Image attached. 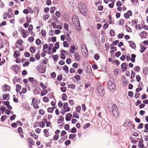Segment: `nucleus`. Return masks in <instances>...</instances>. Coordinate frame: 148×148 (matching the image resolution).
I'll return each instance as SVG.
<instances>
[{"instance_id":"obj_24","label":"nucleus","mask_w":148,"mask_h":148,"mask_svg":"<svg viewBox=\"0 0 148 148\" xmlns=\"http://www.w3.org/2000/svg\"><path fill=\"white\" fill-rule=\"evenodd\" d=\"M131 1L134 5H136L138 4V0H131Z\"/></svg>"},{"instance_id":"obj_62","label":"nucleus","mask_w":148,"mask_h":148,"mask_svg":"<svg viewBox=\"0 0 148 148\" xmlns=\"http://www.w3.org/2000/svg\"><path fill=\"white\" fill-rule=\"evenodd\" d=\"M53 58L54 60L55 61L57 60L58 59V55H55L53 56Z\"/></svg>"},{"instance_id":"obj_13","label":"nucleus","mask_w":148,"mask_h":148,"mask_svg":"<svg viewBox=\"0 0 148 148\" xmlns=\"http://www.w3.org/2000/svg\"><path fill=\"white\" fill-rule=\"evenodd\" d=\"M4 88L3 90L4 91H9L10 89V87L9 86L7 85H4Z\"/></svg>"},{"instance_id":"obj_46","label":"nucleus","mask_w":148,"mask_h":148,"mask_svg":"<svg viewBox=\"0 0 148 148\" xmlns=\"http://www.w3.org/2000/svg\"><path fill=\"white\" fill-rule=\"evenodd\" d=\"M125 27L126 31L127 32H132L131 29L130 27H129L127 25H126Z\"/></svg>"},{"instance_id":"obj_54","label":"nucleus","mask_w":148,"mask_h":148,"mask_svg":"<svg viewBox=\"0 0 148 148\" xmlns=\"http://www.w3.org/2000/svg\"><path fill=\"white\" fill-rule=\"evenodd\" d=\"M6 116L5 115H3L1 118V120L2 122L4 121L6 119Z\"/></svg>"},{"instance_id":"obj_41","label":"nucleus","mask_w":148,"mask_h":148,"mask_svg":"<svg viewBox=\"0 0 148 148\" xmlns=\"http://www.w3.org/2000/svg\"><path fill=\"white\" fill-rule=\"evenodd\" d=\"M59 137V136L58 135L55 134L53 137V139L55 140H57Z\"/></svg>"},{"instance_id":"obj_22","label":"nucleus","mask_w":148,"mask_h":148,"mask_svg":"<svg viewBox=\"0 0 148 148\" xmlns=\"http://www.w3.org/2000/svg\"><path fill=\"white\" fill-rule=\"evenodd\" d=\"M60 118L58 120V122L59 123H62L64 121V118L62 116H59Z\"/></svg>"},{"instance_id":"obj_40","label":"nucleus","mask_w":148,"mask_h":148,"mask_svg":"<svg viewBox=\"0 0 148 148\" xmlns=\"http://www.w3.org/2000/svg\"><path fill=\"white\" fill-rule=\"evenodd\" d=\"M90 125V124L89 123L86 124L83 127V128L84 129H86Z\"/></svg>"},{"instance_id":"obj_28","label":"nucleus","mask_w":148,"mask_h":148,"mask_svg":"<svg viewBox=\"0 0 148 148\" xmlns=\"http://www.w3.org/2000/svg\"><path fill=\"white\" fill-rule=\"evenodd\" d=\"M38 125L40 127H43L45 126V124L43 121H40Z\"/></svg>"},{"instance_id":"obj_11","label":"nucleus","mask_w":148,"mask_h":148,"mask_svg":"<svg viewBox=\"0 0 148 148\" xmlns=\"http://www.w3.org/2000/svg\"><path fill=\"white\" fill-rule=\"evenodd\" d=\"M127 66V65L126 63H123L121 65V67L122 69V71H125Z\"/></svg>"},{"instance_id":"obj_26","label":"nucleus","mask_w":148,"mask_h":148,"mask_svg":"<svg viewBox=\"0 0 148 148\" xmlns=\"http://www.w3.org/2000/svg\"><path fill=\"white\" fill-rule=\"evenodd\" d=\"M68 87L73 89L75 88V86L74 84H70L68 86Z\"/></svg>"},{"instance_id":"obj_49","label":"nucleus","mask_w":148,"mask_h":148,"mask_svg":"<svg viewBox=\"0 0 148 148\" xmlns=\"http://www.w3.org/2000/svg\"><path fill=\"white\" fill-rule=\"evenodd\" d=\"M56 10V7H51L50 9V12L51 13H53Z\"/></svg>"},{"instance_id":"obj_39","label":"nucleus","mask_w":148,"mask_h":148,"mask_svg":"<svg viewBox=\"0 0 148 148\" xmlns=\"http://www.w3.org/2000/svg\"><path fill=\"white\" fill-rule=\"evenodd\" d=\"M41 32L42 36L45 37L46 36V33L45 30H42Z\"/></svg>"},{"instance_id":"obj_19","label":"nucleus","mask_w":148,"mask_h":148,"mask_svg":"<svg viewBox=\"0 0 148 148\" xmlns=\"http://www.w3.org/2000/svg\"><path fill=\"white\" fill-rule=\"evenodd\" d=\"M76 111L78 113H79L81 110V107L80 106H78L76 108Z\"/></svg>"},{"instance_id":"obj_56","label":"nucleus","mask_w":148,"mask_h":148,"mask_svg":"<svg viewBox=\"0 0 148 148\" xmlns=\"http://www.w3.org/2000/svg\"><path fill=\"white\" fill-rule=\"evenodd\" d=\"M71 143V141L70 140H66L65 142V144L66 145H69Z\"/></svg>"},{"instance_id":"obj_18","label":"nucleus","mask_w":148,"mask_h":148,"mask_svg":"<svg viewBox=\"0 0 148 148\" xmlns=\"http://www.w3.org/2000/svg\"><path fill=\"white\" fill-rule=\"evenodd\" d=\"M146 36V34L145 32H141L140 36L142 38H145Z\"/></svg>"},{"instance_id":"obj_10","label":"nucleus","mask_w":148,"mask_h":148,"mask_svg":"<svg viewBox=\"0 0 148 148\" xmlns=\"http://www.w3.org/2000/svg\"><path fill=\"white\" fill-rule=\"evenodd\" d=\"M128 42L130 46L133 49H135L136 47V45L135 43L132 41H129Z\"/></svg>"},{"instance_id":"obj_8","label":"nucleus","mask_w":148,"mask_h":148,"mask_svg":"<svg viewBox=\"0 0 148 148\" xmlns=\"http://www.w3.org/2000/svg\"><path fill=\"white\" fill-rule=\"evenodd\" d=\"M37 69L40 73H44L45 71L46 68L44 66H40L37 67Z\"/></svg>"},{"instance_id":"obj_3","label":"nucleus","mask_w":148,"mask_h":148,"mask_svg":"<svg viewBox=\"0 0 148 148\" xmlns=\"http://www.w3.org/2000/svg\"><path fill=\"white\" fill-rule=\"evenodd\" d=\"M112 112L114 117L115 118H118L120 114L116 106L114 104L112 106Z\"/></svg>"},{"instance_id":"obj_31","label":"nucleus","mask_w":148,"mask_h":148,"mask_svg":"<svg viewBox=\"0 0 148 148\" xmlns=\"http://www.w3.org/2000/svg\"><path fill=\"white\" fill-rule=\"evenodd\" d=\"M8 13L7 12H4L3 15V18L4 19H6L7 17L8 16Z\"/></svg>"},{"instance_id":"obj_58","label":"nucleus","mask_w":148,"mask_h":148,"mask_svg":"<svg viewBox=\"0 0 148 148\" xmlns=\"http://www.w3.org/2000/svg\"><path fill=\"white\" fill-rule=\"evenodd\" d=\"M74 78L75 79L78 80H80L81 79V77L80 75H77L74 76Z\"/></svg>"},{"instance_id":"obj_61","label":"nucleus","mask_w":148,"mask_h":148,"mask_svg":"<svg viewBox=\"0 0 148 148\" xmlns=\"http://www.w3.org/2000/svg\"><path fill=\"white\" fill-rule=\"evenodd\" d=\"M69 127L70 126L69 124H66L64 126V129L66 130H69Z\"/></svg>"},{"instance_id":"obj_20","label":"nucleus","mask_w":148,"mask_h":148,"mask_svg":"<svg viewBox=\"0 0 148 148\" xmlns=\"http://www.w3.org/2000/svg\"><path fill=\"white\" fill-rule=\"evenodd\" d=\"M47 92L48 91L47 90H42L41 92V95L42 96H44L46 95Z\"/></svg>"},{"instance_id":"obj_36","label":"nucleus","mask_w":148,"mask_h":148,"mask_svg":"<svg viewBox=\"0 0 148 148\" xmlns=\"http://www.w3.org/2000/svg\"><path fill=\"white\" fill-rule=\"evenodd\" d=\"M62 100L64 101L66 100L67 97L66 94H62Z\"/></svg>"},{"instance_id":"obj_59","label":"nucleus","mask_w":148,"mask_h":148,"mask_svg":"<svg viewBox=\"0 0 148 148\" xmlns=\"http://www.w3.org/2000/svg\"><path fill=\"white\" fill-rule=\"evenodd\" d=\"M60 56L62 59L63 60L65 59L66 57L63 53H61L60 54Z\"/></svg>"},{"instance_id":"obj_48","label":"nucleus","mask_w":148,"mask_h":148,"mask_svg":"<svg viewBox=\"0 0 148 148\" xmlns=\"http://www.w3.org/2000/svg\"><path fill=\"white\" fill-rule=\"evenodd\" d=\"M136 81L137 82H140L141 80V78L139 75H137L136 76Z\"/></svg>"},{"instance_id":"obj_55","label":"nucleus","mask_w":148,"mask_h":148,"mask_svg":"<svg viewBox=\"0 0 148 148\" xmlns=\"http://www.w3.org/2000/svg\"><path fill=\"white\" fill-rule=\"evenodd\" d=\"M128 96L130 97H132L133 96V93L131 91H129L128 93Z\"/></svg>"},{"instance_id":"obj_63","label":"nucleus","mask_w":148,"mask_h":148,"mask_svg":"<svg viewBox=\"0 0 148 148\" xmlns=\"http://www.w3.org/2000/svg\"><path fill=\"white\" fill-rule=\"evenodd\" d=\"M30 51L32 53H34L35 51V49L34 47H31L30 48Z\"/></svg>"},{"instance_id":"obj_37","label":"nucleus","mask_w":148,"mask_h":148,"mask_svg":"<svg viewBox=\"0 0 148 148\" xmlns=\"http://www.w3.org/2000/svg\"><path fill=\"white\" fill-rule=\"evenodd\" d=\"M40 85L42 89H45L47 88V86L44 85L43 84L42 82L40 83Z\"/></svg>"},{"instance_id":"obj_12","label":"nucleus","mask_w":148,"mask_h":148,"mask_svg":"<svg viewBox=\"0 0 148 148\" xmlns=\"http://www.w3.org/2000/svg\"><path fill=\"white\" fill-rule=\"evenodd\" d=\"M20 52L18 51H14V57L15 58H17L20 56Z\"/></svg>"},{"instance_id":"obj_4","label":"nucleus","mask_w":148,"mask_h":148,"mask_svg":"<svg viewBox=\"0 0 148 148\" xmlns=\"http://www.w3.org/2000/svg\"><path fill=\"white\" fill-rule=\"evenodd\" d=\"M97 92L99 95L103 96L105 92L103 87L99 85L97 86Z\"/></svg>"},{"instance_id":"obj_57","label":"nucleus","mask_w":148,"mask_h":148,"mask_svg":"<svg viewBox=\"0 0 148 148\" xmlns=\"http://www.w3.org/2000/svg\"><path fill=\"white\" fill-rule=\"evenodd\" d=\"M43 100L44 102H48L49 101V99L47 97H45L43 98Z\"/></svg>"},{"instance_id":"obj_53","label":"nucleus","mask_w":148,"mask_h":148,"mask_svg":"<svg viewBox=\"0 0 148 148\" xmlns=\"http://www.w3.org/2000/svg\"><path fill=\"white\" fill-rule=\"evenodd\" d=\"M134 70L135 71H139L140 70V67L139 66H136L134 68Z\"/></svg>"},{"instance_id":"obj_25","label":"nucleus","mask_w":148,"mask_h":148,"mask_svg":"<svg viewBox=\"0 0 148 148\" xmlns=\"http://www.w3.org/2000/svg\"><path fill=\"white\" fill-rule=\"evenodd\" d=\"M66 39L69 42H70L71 41V38L69 36V34L66 35Z\"/></svg>"},{"instance_id":"obj_50","label":"nucleus","mask_w":148,"mask_h":148,"mask_svg":"<svg viewBox=\"0 0 148 148\" xmlns=\"http://www.w3.org/2000/svg\"><path fill=\"white\" fill-rule=\"evenodd\" d=\"M138 22V21L137 20H133L132 21V23L133 25H136Z\"/></svg>"},{"instance_id":"obj_47","label":"nucleus","mask_w":148,"mask_h":148,"mask_svg":"<svg viewBox=\"0 0 148 148\" xmlns=\"http://www.w3.org/2000/svg\"><path fill=\"white\" fill-rule=\"evenodd\" d=\"M47 110V111L49 113H52L53 111V108L51 107L48 108Z\"/></svg>"},{"instance_id":"obj_15","label":"nucleus","mask_w":148,"mask_h":148,"mask_svg":"<svg viewBox=\"0 0 148 148\" xmlns=\"http://www.w3.org/2000/svg\"><path fill=\"white\" fill-rule=\"evenodd\" d=\"M20 80H21L20 78H18L17 79V77H15L13 81V84L15 85L16 82H19Z\"/></svg>"},{"instance_id":"obj_45","label":"nucleus","mask_w":148,"mask_h":148,"mask_svg":"<svg viewBox=\"0 0 148 148\" xmlns=\"http://www.w3.org/2000/svg\"><path fill=\"white\" fill-rule=\"evenodd\" d=\"M64 26L65 30L66 31H68L69 30L68 25L66 23H65L64 24Z\"/></svg>"},{"instance_id":"obj_35","label":"nucleus","mask_w":148,"mask_h":148,"mask_svg":"<svg viewBox=\"0 0 148 148\" xmlns=\"http://www.w3.org/2000/svg\"><path fill=\"white\" fill-rule=\"evenodd\" d=\"M73 116L74 117L77 119H79V115L76 112H73Z\"/></svg>"},{"instance_id":"obj_34","label":"nucleus","mask_w":148,"mask_h":148,"mask_svg":"<svg viewBox=\"0 0 148 148\" xmlns=\"http://www.w3.org/2000/svg\"><path fill=\"white\" fill-rule=\"evenodd\" d=\"M35 57L37 60H38L40 59V53L39 52L37 53L35 56Z\"/></svg>"},{"instance_id":"obj_9","label":"nucleus","mask_w":148,"mask_h":148,"mask_svg":"<svg viewBox=\"0 0 148 148\" xmlns=\"http://www.w3.org/2000/svg\"><path fill=\"white\" fill-rule=\"evenodd\" d=\"M74 57L76 60L77 61H79L80 60V56L79 55V53L77 52H75L74 53Z\"/></svg>"},{"instance_id":"obj_32","label":"nucleus","mask_w":148,"mask_h":148,"mask_svg":"<svg viewBox=\"0 0 148 148\" xmlns=\"http://www.w3.org/2000/svg\"><path fill=\"white\" fill-rule=\"evenodd\" d=\"M110 34L111 36L112 37H113L115 36L114 32L112 29L110 30Z\"/></svg>"},{"instance_id":"obj_14","label":"nucleus","mask_w":148,"mask_h":148,"mask_svg":"<svg viewBox=\"0 0 148 148\" xmlns=\"http://www.w3.org/2000/svg\"><path fill=\"white\" fill-rule=\"evenodd\" d=\"M132 58H130V60H131L132 62H134L135 61V58L136 57V55L134 54H132L131 55Z\"/></svg>"},{"instance_id":"obj_16","label":"nucleus","mask_w":148,"mask_h":148,"mask_svg":"<svg viewBox=\"0 0 148 148\" xmlns=\"http://www.w3.org/2000/svg\"><path fill=\"white\" fill-rule=\"evenodd\" d=\"M75 50V46H72L70 48V52L72 53H73Z\"/></svg>"},{"instance_id":"obj_17","label":"nucleus","mask_w":148,"mask_h":148,"mask_svg":"<svg viewBox=\"0 0 148 148\" xmlns=\"http://www.w3.org/2000/svg\"><path fill=\"white\" fill-rule=\"evenodd\" d=\"M27 141L29 143L32 145H33L35 143L33 141V139L30 138H28L27 139Z\"/></svg>"},{"instance_id":"obj_43","label":"nucleus","mask_w":148,"mask_h":148,"mask_svg":"<svg viewBox=\"0 0 148 148\" xmlns=\"http://www.w3.org/2000/svg\"><path fill=\"white\" fill-rule=\"evenodd\" d=\"M141 49L140 50V51L141 53H143L144 51L146 49V48L143 46H140Z\"/></svg>"},{"instance_id":"obj_44","label":"nucleus","mask_w":148,"mask_h":148,"mask_svg":"<svg viewBox=\"0 0 148 148\" xmlns=\"http://www.w3.org/2000/svg\"><path fill=\"white\" fill-rule=\"evenodd\" d=\"M23 33L22 35L23 38H26L28 36V34L27 32L24 31L23 32Z\"/></svg>"},{"instance_id":"obj_51","label":"nucleus","mask_w":148,"mask_h":148,"mask_svg":"<svg viewBox=\"0 0 148 148\" xmlns=\"http://www.w3.org/2000/svg\"><path fill=\"white\" fill-rule=\"evenodd\" d=\"M6 110V109L5 108V107L4 106H1L0 107V110H1V111L3 112H4Z\"/></svg>"},{"instance_id":"obj_42","label":"nucleus","mask_w":148,"mask_h":148,"mask_svg":"<svg viewBox=\"0 0 148 148\" xmlns=\"http://www.w3.org/2000/svg\"><path fill=\"white\" fill-rule=\"evenodd\" d=\"M135 73L133 71H131V78L132 79H133L135 77Z\"/></svg>"},{"instance_id":"obj_21","label":"nucleus","mask_w":148,"mask_h":148,"mask_svg":"<svg viewBox=\"0 0 148 148\" xmlns=\"http://www.w3.org/2000/svg\"><path fill=\"white\" fill-rule=\"evenodd\" d=\"M62 69L64 71H65L66 73H67L69 72V68L68 67H67L66 65H65L64 66L63 68Z\"/></svg>"},{"instance_id":"obj_6","label":"nucleus","mask_w":148,"mask_h":148,"mask_svg":"<svg viewBox=\"0 0 148 148\" xmlns=\"http://www.w3.org/2000/svg\"><path fill=\"white\" fill-rule=\"evenodd\" d=\"M81 51L84 56H86L88 55V52L87 47L85 45H82Z\"/></svg>"},{"instance_id":"obj_52","label":"nucleus","mask_w":148,"mask_h":148,"mask_svg":"<svg viewBox=\"0 0 148 148\" xmlns=\"http://www.w3.org/2000/svg\"><path fill=\"white\" fill-rule=\"evenodd\" d=\"M63 46L64 47H69V44L66 41L63 42Z\"/></svg>"},{"instance_id":"obj_1","label":"nucleus","mask_w":148,"mask_h":148,"mask_svg":"<svg viewBox=\"0 0 148 148\" xmlns=\"http://www.w3.org/2000/svg\"><path fill=\"white\" fill-rule=\"evenodd\" d=\"M72 22L74 26L75 27L76 30L79 31L81 29V27L80 26V22L77 17L74 15L72 17Z\"/></svg>"},{"instance_id":"obj_64","label":"nucleus","mask_w":148,"mask_h":148,"mask_svg":"<svg viewBox=\"0 0 148 148\" xmlns=\"http://www.w3.org/2000/svg\"><path fill=\"white\" fill-rule=\"evenodd\" d=\"M143 73L145 75H147L148 73V71L147 68H145L143 71Z\"/></svg>"},{"instance_id":"obj_2","label":"nucleus","mask_w":148,"mask_h":148,"mask_svg":"<svg viewBox=\"0 0 148 148\" xmlns=\"http://www.w3.org/2000/svg\"><path fill=\"white\" fill-rule=\"evenodd\" d=\"M78 6L81 14L84 16H86L87 14V10L85 4L82 2H79L78 3Z\"/></svg>"},{"instance_id":"obj_7","label":"nucleus","mask_w":148,"mask_h":148,"mask_svg":"<svg viewBox=\"0 0 148 148\" xmlns=\"http://www.w3.org/2000/svg\"><path fill=\"white\" fill-rule=\"evenodd\" d=\"M12 70L14 71V72L16 74H18L20 71V68L17 65L13 66L11 67Z\"/></svg>"},{"instance_id":"obj_60","label":"nucleus","mask_w":148,"mask_h":148,"mask_svg":"<svg viewBox=\"0 0 148 148\" xmlns=\"http://www.w3.org/2000/svg\"><path fill=\"white\" fill-rule=\"evenodd\" d=\"M71 60L70 58H67L66 60V63L68 64H70L71 63Z\"/></svg>"},{"instance_id":"obj_23","label":"nucleus","mask_w":148,"mask_h":148,"mask_svg":"<svg viewBox=\"0 0 148 148\" xmlns=\"http://www.w3.org/2000/svg\"><path fill=\"white\" fill-rule=\"evenodd\" d=\"M16 87V92H18L21 88V86L19 84H17Z\"/></svg>"},{"instance_id":"obj_27","label":"nucleus","mask_w":148,"mask_h":148,"mask_svg":"<svg viewBox=\"0 0 148 148\" xmlns=\"http://www.w3.org/2000/svg\"><path fill=\"white\" fill-rule=\"evenodd\" d=\"M138 145L139 148H143L144 145L142 142L141 141L139 142L138 143Z\"/></svg>"},{"instance_id":"obj_38","label":"nucleus","mask_w":148,"mask_h":148,"mask_svg":"<svg viewBox=\"0 0 148 148\" xmlns=\"http://www.w3.org/2000/svg\"><path fill=\"white\" fill-rule=\"evenodd\" d=\"M23 41L21 39H19L16 42V43L17 44H18L20 46H21L23 44L22 42Z\"/></svg>"},{"instance_id":"obj_29","label":"nucleus","mask_w":148,"mask_h":148,"mask_svg":"<svg viewBox=\"0 0 148 148\" xmlns=\"http://www.w3.org/2000/svg\"><path fill=\"white\" fill-rule=\"evenodd\" d=\"M144 127L145 128V130H144V132H148V124H145V125Z\"/></svg>"},{"instance_id":"obj_33","label":"nucleus","mask_w":148,"mask_h":148,"mask_svg":"<svg viewBox=\"0 0 148 148\" xmlns=\"http://www.w3.org/2000/svg\"><path fill=\"white\" fill-rule=\"evenodd\" d=\"M76 136L75 134H71L69 136V138L70 139H73Z\"/></svg>"},{"instance_id":"obj_5","label":"nucleus","mask_w":148,"mask_h":148,"mask_svg":"<svg viewBox=\"0 0 148 148\" xmlns=\"http://www.w3.org/2000/svg\"><path fill=\"white\" fill-rule=\"evenodd\" d=\"M108 86L110 90L112 92H114L116 90L115 85L112 81H108Z\"/></svg>"},{"instance_id":"obj_30","label":"nucleus","mask_w":148,"mask_h":148,"mask_svg":"<svg viewBox=\"0 0 148 148\" xmlns=\"http://www.w3.org/2000/svg\"><path fill=\"white\" fill-rule=\"evenodd\" d=\"M39 112L40 114L41 115H44L45 113V111L42 109H40L39 110Z\"/></svg>"}]
</instances>
